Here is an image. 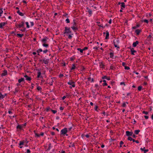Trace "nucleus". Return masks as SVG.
I'll return each instance as SVG.
<instances>
[{
	"instance_id": "nucleus-31",
	"label": "nucleus",
	"mask_w": 153,
	"mask_h": 153,
	"mask_svg": "<svg viewBox=\"0 0 153 153\" xmlns=\"http://www.w3.org/2000/svg\"><path fill=\"white\" fill-rule=\"evenodd\" d=\"M23 36V34H17V36L19 37H22Z\"/></svg>"
},
{
	"instance_id": "nucleus-48",
	"label": "nucleus",
	"mask_w": 153,
	"mask_h": 153,
	"mask_svg": "<svg viewBox=\"0 0 153 153\" xmlns=\"http://www.w3.org/2000/svg\"><path fill=\"white\" fill-rule=\"evenodd\" d=\"M128 140H130V141H132L133 140L132 138L130 137H129L128 138Z\"/></svg>"
},
{
	"instance_id": "nucleus-5",
	"label": "nucleus",
	"mask_w": 153,
	"mask_h": 153,
	"mask_svg": "<svg viewBox=\"0 0 153 153\" xmlns=\"http://www.w3.org/2000/svg\"><path fill=\"white\" fill-rule=\"evenodd\" d=\"M48 39V38L46 37H44L43 39L41 40V42L42 44L47 43Z\"/></svg>"
},
{
	"instance_id": "nucleus-24",
	"label": "nucleus",
	"mask_w": 153,
	"mask_h": 153,
	"mask_svg": "<svg viewBox=\"0 0 153 153\" xmlns=\"http://www.w3.org/2000/svg\"><path fill=\"white\" fill-rule=\"evenodd\" d=\"M71 28L74 30H76L77 29V28L75 26H73Z\"/></svg>"
},
{
	"instance_id": "nucleus-59",
	"label": "nucleus",
	"mask_w": 153,
	"mask_h": 153,
	"mask_svg": "<svg viewBox=\"0 0 153 153\" xmlns=\"http://www.w3.org/2000/svg\"><path fill=\"white\" fill-rule=\"evenodd\" d=\"M111 22H112V20L111 19H110L109 21V22H108V23L110 24H111Z\"/></svg>"
},
{
	"instance_id": "nucleus-52",
	"label": "nucleus",
	"mask_w": 153,
	"mask_h": 153,
	"mask_svg": "<svg viewBox=\"0 0 153 153\" xmlns=\"http://www.w3.org/2000/svg\"><path fill=\"white\" fill-rule=\"evenodd\" d=\"M74 22L73 23V26H76V23L75 22H74Z\"/></svg>"
},
{
	"instance_id": "nucleus-28",
	"label": "nucleus",
	"mask_w": 153,
	"mask_h": 153,
	"mask_svg": "<svg viewBox=\"0 0 153 153\" xmlns=\"http://www.w3.org/2000/svg\"><path fill=\"white\" fill-rule=\"evenodd\" d=\"M75 68H76V66H75V64H72V66L71 68V70H74V69H75Z\"/></svg>"
},
{
	"instance_id": "nucleus-22",
	"label": "nucleus",
	"mask_w": 153,
	"mask_h": 153,
	"mask_svg": "<svg viewBox=\"0 0 153 153\" xmlns=\"http://www.w3.org/2000/svg\"><path fill=\"white\" fill-rule=\"evenodd\" d=\"M140 132V130H136L134 131V133L136 134H138Z\"/></svg>"
},
{
	"instance_id": "nucleus-13",
	"label": "nucleus",
	"mask_w": 153,
	"mask_h": 153,
	"mask_svg": "<svg viewBox=\"0 0 153 153\" xmlns=\"http://www.w3.org/2000/svg\"><path fill=\"white\" fill-rule=\"evenodd\" d=\"M141 31V30L137 29L135 31V32L136 33L137 35H139Z\"/></svg>"
},
{
	"instance_id": "nucleus-10",
	"label": "nucleus",
	"mask_w": 153,
	"mask_h": 153,
	"mask_svg": "<svg viewBox=\"0 0 153 153\" xmlns=\"http://www.w3.org/2000/svg\"><path fill=\"white\" fill-rule=\"evenodd\" d=\"M24 26V22H22L20 23L18 25V27L19 28L23 27Z\"/></svg>"
},
{
	"instance_id": "nucleus-4",
	"label": "nucleus",
	"mask_w": 153,
	"mask_h": 153,
	"mask_svg": "<svg viewBox=\"0 0 153 153\" xmlns=\"http://www.w3.org/2000/svg\"><path fill=\"white\" fill-rule=\"evenodd\" d=\"M68 84L71 85L72 86H70V88H71L72 87H75V83L74 82L72 81H70L68 83Z\"/></svg>"
},
{
	"instance_id": "nucleus-57",
	"label": "nucleus",
	"mask_w": 153,
	"mask_h": 153,
	"mask_svg": "<svg viewBox=\"0 0 153 153\" xmlns=\"http://www.w3.org/2000/svg\"><path fill=\"white\" fill-rule=\"evenodd\" d=\"M64 108L62 107H60L59 109L60 110H62Z\"/></svg>"
},
{
	"instance_id": "nucleus-8",
	"label": "nucleus",
	"mask_w": 153,
	"mask_h": 153,
	"mask_svg": "<svg viewBox=\"0 0 153 153\" xmlns=\"http://www.w3.org/2000/svg\"><path fill=\"white\" fill-rule=\"evenodd\" d=\"M133 134V132H130L128 131H126V134L127 136H132Z\"/></svg>"
},
{
	"instance_id": "nucleus-15",
	"label": "nucleus",
	"mask_w": 153,
	"mask_h": 153,
	"mask_svg": "<svg viewBox=\"0 0 153 153\" xmlns=\"http://www.w3.org/2000/svg\"><path fill=\"white\" fill-rule=\"evenodd\" d=\"M139 43L138 41H136L135 42H134L133 44V46L134 47H135L137 46V45Z\"/></svg>"
},
{
	"instance_id": "nucleus-18",
	"label": "nucleus",
	"mask_w": 153,
	"mask_h": 153,
	"mask_svg": "<svg viewBox=\"0 0 153 153\" xmlns=\"http://www.w3.org/2000/svg\"><path fill=\"white\" fill-rule=\"evenodd\" d=\"M86 9L88 10V12L89 13V14H90V15H91L92 13V10L89 9L88 7H87Z\"/></svg>"
},
{
	"instance_id": "nucleus-27",
	"label": "nucleus",
	"mask_w": 153,
	"mask_h": 153,
	"mask_svg": "<svg viewBox=\"0 0 153 153\" xmlns=\"http://www.w3.org/2000/svg\"><path fill=\"white\" fill-rule=\"evenodd\" d=\"M17 13L20 16H23V13L21 12H20V11L19 10H18L17 11Z\"/></svg>"
},
{
	"instance_id": "nucleus-39",
	"label": "nucleus",
	"mask_w": 153,
	"mask_h": 153,
	"mask_svg": "<svg viewBox=\"0 0 153 153\" xmlns=\"http://www.w3.org/2000/svg\"><path fill=\"white\" fill-rule=\"evenodd\" d=\"M37 89L39 91H40L41 90L42 88L40 86H38L37 87Z\"/></svg>"
},
{
	"instance_id": "nucleus-47",
	"label": "nucleus",
	"mask_w": 153,
	"mask_h": 153,
	"mask_svg": "<svg viewBox=\"0 0 153 153\" xmlns=\"http://www.w3.org/2000/svg\"><path fill=\"white\" fill-rule=\"evenodd\" d=\"M51 111L54 114H55L57 112V111L56 110H51Z\"/></svg>"
},
{
	"instance_id": "nucleus-1",
	"label": "nucleus",
	"mask_w": 153,
	"mask_h": 153,
	"mask_svg": "<svg viewBox=\"0 0 153 153\" xmlns=\"http://www.w3.org/2000/svg\"><path fill=\"white\" fill-rule=\"evenodd\" d=\"M71 32L70 31V28H68L67 27H65V30L64 31V34H68L71 33Z\"/></svg>"
},
{
	"instance_id": "nucleus-49",
	"label": "nucleus",
	"mask_w": 153,
	"mask_h": 153,
	"mask_svg": "<svg viewBox=\"0 0 153 153\" xmlns=\"http://www.w3.org/2000/svg\"><path fill=\"white\" fill-rule=\"evenodd\" d=\"M143 114H147L148 113V112L147 111H143Z\"/></svg>"
},
{
	"instance_id": "nucleus-11",
	"label": "nucleus",
	"mask_w": 153,
	"mask_h": 153,
	"mask_svg": "<svg viewBox=\"0 0 153 153\" xmlns=\"http://www.w3.org/2000/svg\"><path fill=\"white\" fill-rule=\"evenodd\" d=\"M43 62L45 64H47L49 63V59H44L42 60Z\"/></svg>"
},
{
	"instance_id": "nucleus-34",
	"label": "nucleus",
	"mask_w": 153,
	"mask_h": 153,
	"mask_svg": "<svg viewBox=\"0 0 153 153\" xmlns=\"http://www.w3.org/2000/svg\"><path fill=\"white\" fill-rule=\"evenodd\" d=\"M24 141H20V143H19V145L20 146H21V145H23L24 144Z\"/></svg>"
},
{
	"instance_id": "nucleus-32",
	"label": "nucleus",
	"mask_w": 153,
	"mask_h": 153,
	"mask_svg": "<svg viewBox=\"0 0 153 153\" xmlns=\"http://www.w3.org/2000/svg\"><path fill=\"white\" fill-rule=\"evenodd\" d=\"M110 57L111 58H113V57L114 56V54L113 53L111 52L110 53Z\"/></svg>"
},
{
	"instance_id": "nucleus-30",
	"label": "nucleus",
	"mask_w": 153,
	"mask_h": 153,
	"mask_svg": "<svg viewBox=\"0 0 153 153\" xmlns=\"http://www.w3.org/2000/svg\"><path fill=\"white\" fill-rule=\"evenodd\" d=\"M77 50L78 51H79L81 53H83V49H81L80 48H77Z\"/></svg>"
},
{
	"instance_id": "nucleus-61",
	"label": "nucleus",
	"mask_w": 153,
	"mask_h": 153,
	"mask_svg": "<svg viewBox=\"0 0 153 153\" xmlns=\"http://www.w3.org/2000/svg\"><path fill=\"white\" fill-rule=\"evenodd\" d=\"M51 134L52 135H55V133L54 132H52L51 133Z\"/></svg>"
},
{
	"instance_id": "nucleus-46",
	"label": "nucleus",
	"mask_w": 153,
	"mask_h": 153,
	"mask_svg": "<svg viewBox=\"0 0 153 153\" xmlns=\"http://www.w3.org/2000/svg\"><path fill=\"white\" fill-rule=\"evenodd\" d=\"M96 91V89H93L92 90V93L93 94H95V93Z\"/></svg>"
},
{
	"instance_id": "nucleus-41",
	"label": "nucleus",
	"mask_w": 153,
	"mask_h": 153,
	"mask_svg": "<svg viewBox=\"0 0 153 153\" xmlns=\"http://www.w3.org/2000/svg\"><path fill=\"white\" fill-rule=\"evenodd\" d=\"M123 144V142L122 141H121L120 143V147H122V145Z\"/></svg>"
},
{
	"instance_id": "nucleus-51",
	"label": "nucleus",
	"mask_w": 153,
	"mask_h": 153,
	"mask_svg": "<svg viewBox=\"0 0 153 153\" xmlns=\"http://www.w3.org/2000/svg\"><path fill=\"white\" fill-rule=\"evenodd\" d=\"M143 21L145 22L146 23H148V20H147V19H144L143 20Z\"/></svg>"
},
{
	"instance_id": "nucleus-6",
	"label": "nucleus",
	"mask_w": 153,
	"mask_h": 153,
	"mask_svg": "<svg viewBox=\"0 0 153 153\" xmlns=\"http://www.w3.org/2000/svg\"><path fill=\"white\" fill-rule=\"evenodd\" d=\"M7 24V23L6 22H2L0 23V28H3V27Z\"/></svg>"
},
{
	"instance_id": "nucleus-7",
	"label": "nucleus",
	"mask_w": 153,
	"mask_h": 153,
	"mask_svg": "<svg viewBox=\"0 0 153 153\" xmlns=\"http://www.w3.org/2000/svg\"><path fill=\"white\" fill-rule=\"evenodd\" d=\"M24 126L23 125H18L17 126L16 128L17 129L19 130H23V127Z\"/></svg>"
},
{
	"instance_id": "nucleus-35",
	"label": "nucleus",
	"mask_w": 153,
	"mask_h": 153,
	"mask_svg": "<svg viewBox=\"0 0 153 153\" xmlns=\"http://www.w3.org/2000/svg\"><path fill=\"white\" fill-rule=\"evenodd\" d=\"M3 13V11L2 10V9H0V16H1V14Z\"/></svg>"
},
{
	"instance_id": "nucleus-29",
	"label": "nucleus",
	"mask_w": 153,
	"mask_h": 153,
	"mask_svg": "<svg viewBox=\"0 0 153 153\" xmlns=\"http://www.w3.org/2000/svg\"><path fill=\"white\" fill-rule=\"evenodd\" d=\"M42 45L44 47H48V44H46V43H44L42 44Z\"/></svg>"
},
{
	"instance_id": "nucleus-38",
	"label": "nucleus",
	"mask_w": 153,
	"mask_h": 153,
	"mask_svg": "<svg viewBox=\"0 0 153 153\" xmlns=\"http://www.w3.org/2000/svg\"><path fill=\"white\" fill-rule=\"evenodd\" d=\"M26 80L27 81H30L31 80V78L30 77H28L26 78Z\"/></svg>"
},
{
	"instance_id": "nucleus-33",
	"label": "nucleus",
	"mask_w": 153,
	"mask_h": 153,
	"mask_svg": "<svg viewBox=\"0 0 153 153\" xmlns=\"http://www.w3.org/2000/svg\"><path fill=\"white\" fill-rule=\"evenodd\" d=\"M41 73L40 71H39L38 72V75H37V77L38 78H39L40 77L41 75Z\"/></svg>"
},
{
	"instance_id": "nucleus-14",
	"label": "nucleus",
	"mask_w": 153,
	"mask_h": 153,
	"mask_svg": "<svg viewBox=\"0 0 153 153\" xmlns=\"http://www.w3.org/2000/svg\"><path fill=\"white\" fill-rule=\"evenodd\" d=\"M106 35L105 39H109V33L108 32V31H106Z\"/></svg>"
},
{
	"instance_id": "nucleus-54",
	"label": "nucleus",
	"mask_w": 153,
	"mask_h": 153,
	"mask_svg": "<svg viewBox=\"0 0 153 153\" xmlns=\"http://www.w3.org/2000/svg\"><path fill=\"white\" fill-rule=\"evenodd\" d=\"M51 143L49 144V148H48V149L49 150H50V149L51 148Z\"/></svg>"
},
{
	"instance_id": "nucleus-3",
	"label": "nucleus",
	"mask_w": 153,
	"mask_h": 153,
	"mask_svg": "<svg viewBox=\"0 0 153 153\" xmlns=\"http://www.w3.org/2000/svg\"><path fill=\"white\" fill-rule=\"evenodd\" d=\"M119 43V40L118 39H114V45L115 47L116 48L117 47V48H119V47L118 46V44Z\"/></svg>"
},
{
	"instance_id": "nucleus-9",
	"label": "nucleus",
	"mask_w": 153,
	"mask_h": 153,
	"mask_svg": "<svg viewBox=\"0 0 153 153\" xmlns=\"http://www.w3.org/2000/svg\"><path fill=\"white\" fill-rule=\"evenodd\" d=\"M55 80V79L54 78H51L50 80V82L49 83V84L51 85H53V83L54 82V80Z\"/></svg>"
},
{
	"instance_id": "nucleus-53",
	"label": "nucleus",
	"mask_w": 153,
	"mask_h": 153,
	"mask_svg": "<svg viewBox=\"0 0 153 153\" xmlns=\"http://www.w3.org/2000/svg\"><path fill=\"white\" fill-rule=\"evenodd\" d=\"M21 30L22 31L24 32V31H25V28L24 27L23 29Z\"/></svg>"
},
{
	"instance_id": "nucleus-20",
	"label": "nucleus",
	"mask_w": 153,
	"mask_h": 153,
	"mask_svg": "<svg viewBox=\"0 0 153 153\" xmlns=\"http://www.w3.org/2000/svg\"><path fill=\"white\" fill-rule=\"evenodd\" d=\"M6 95V94H5L4 95H3L1 94H0V100L3 99L4 97Z\"/></svg>"
},
{
	"instance_id": "nucleus-63",
	"label": "nucleus",
	"mask_w": 153,
	"mask_h": 153,
	"mask_svg": "<svg viewBox=\"0 0 153 153\" xmlns=\"http://www.w3.org/2000/svg\"><path fill=\"white\" fill-rule=\"evenodd\" d=\"M88 49V47H85V48H84L83 49V51L84 50H87Z\"/></svg>"
},
{
	"instance_id": "nucleus-55",
	"label": "nucleus",
	"mask_w": 153,
	"mask_h": 153,
	"mask_svg": "<svg viewBox=\"0 0 153 153\" xmlns=\"http://www.w3.org/2000/svg\"><path fill=\"white\" fill-rule=\"evenodd\" d=\"M102 85L103 86H106L107 85V84L106 83V82H104L102 84Z\"/></svg>"
},
{
	"instance_id": "nucleus-62",
	"label": "nucleus",
	"mask_w": 153,
	"mask_h": 153,
	"mask_svg": "<svg viewBox=\"0 0 153 153\" xmlns=\"http://www.w3.org/2000/svg\"><path fill=\"white\" fill-rule=\"evenodd\" d=\"M44 134V133L43 132H41L40 134V136H43Z\"/></svg>"
},
{
	"instance_id": "nucleus-37",
	"label": "nucleus",
	"mask_w": 153,
	"mask_h": 153,
	"mask_svg": "<svg viewBox=\"0 0 153 153\" xmlns=\"http://www.w3.org/2000/svg\"><path fill=\"white\" fill-rule=\"evenodd\" d=\"M142 88V87L141 86H139L138 87V90L139 91H140L141 90V89Z\"/></svg>"
},
{
	"instance_id": "nucleus-2",
	"label": "nucleus",
	"mask_w": 153,
	"mask_h": 153,
	"mask_svg": "<svg viewBox=\"0 0 153 153\" xmlns=\"http://www.w3.org/2000/svg\"><path fill=\"white\" fill-rule=\"evenodd\" d=\"M68 131L67 128H65L62 129L61 131V134L63 135L65 134Z\"/></svg>"
},
{
	"instance_id": "nucleus-19",
	"label": "nucleus",
	"mask_w": 153,
	"mask_h": 153,
	"mask_svg": "<svg viewBox=\"0 0 153 153\" xmlns=\"http://www.w3.org/2000/svg\"><path fill=\"white\" fill-rule=\"evenodd\" d=\"M131 53L132 55H134V53L136 52V51L134 50L133 48H132L131 50Z\"/></svg>"
},
{
	"instance_id": "nucleus-42",
	"label": "nucleus",
	"mask_w": 153,
	"mask_h": 153,
	"mask_svg": "<svg viewBox=\"0 0 153 153\" xmlns=\"http://www.w3.org/2000/svg\"><path fill=\"white\" fill-rule=\"evenodd\" d=\"M67 23H69L70 22V20L68 18L67 19L65 20Z\"/></svg>"
},
{
	"instance_id": "nucleus-40",
	"label": "nucleus",
	"mask_w": 153,
	"mask_h": 153,
	"mask_svg": "<svg viewBox=\"0 0 153 153\" xmlns=\"http://www.w3.org/2000/svg\"><path fill=\"white\" fill-rule=\"evenodd\" d=\"M42 49H38L37 51V52L38 53H39L40 52H42Z\"/></svg>"
},
{
	"instance_id": "nucleus-64",
	"label": "nucleus",
	"mask_w": 153,
	"mask_h": 153,
	"mask_svg": "<svg viewBox=\"0 0 153 153\" xmlns=\"http://www.w3.org/2000/svg\"><path fill=\"white\" fill-rule=\"evenodd\" d=\"M68 37L69 39H71L72 37V36L71 35H69L68 36Z\"/></svg>"
},
{
	"instance_id": "nucleus-16",
	"label": "nucleus",
	"mask_w": 153,
	"mask_h": 153,
	"mask_svg": "<svg viewBox=\"0 0 153 153\" xmlns=\"http://www.w3.org/2000/svg\"><path fill=\"white\" fill-rule=\"evenodd\" d=\"M141 150L142 151H143L144 152V153H146L148 151V149H146L145 147H144L143 148H140Z\"/></svg>"
},
{
	"instance_id": "nucleus-56",
	"label": "nucleus",
	"mask_w": 153,
	"mask_h": 153,
	"mask_svg": "<svg viewBox=\"0 0 153 153\" xmlns=\"http://www.w3.org/2000/svg\"><path fill=\"white\" fill-rule=\"evenodd\" d=\"M48 52V50L46 49L45 50H44L43 51V52L45 53H46Z\"/></svg>"
},
{
	"instance_id": "nucleus-58",
	"label": "nucleus",
	"mask_w": 153,
	"mask_h": 153,
	"mask_svg": "<svg viewBox=\"0 0 153 153\" xmlns=\"http://www.w3.org/2000/svg\"><path fill=\"white\" fill-rule=\"evenodd\" d=\"M144 117L146 119H147L149 117L148 116L145 115L144 116Z\"/></svg>"
},
{
	"instance_id": "nucleus-60",
	"label": "nucleus",
	"mask_w": 153,
	"mask_h": 153,
	"mask_svg": "<svg viewBox=\"0 0 153 153\" xmlns=\"http://www.w3.org/2000/svg\"><path fill=\"white\" fill-rule=\"evenodd\" d=\"M27 153H30V151L29 149H27Z\"/></svg>"
},
{
	"instance_id": "nucleus-50",
	"label": "nucleus",
	"mask_w": 153,
	"mask_h": 153,
	"mask_svg": "<svg viewBox=\"0 0 153 153\" xmlns=\"http://www.w3.org/2000/svg\"><path fill=\"white\" fill-rule=\"evenodd\" d=\"M35 136L37 137H39L40 136V134H39L37 133H36L35 134Z\"/></svg>"
},
{
	"instance_id": "nucleus-23",
	"label": "nucleus",
	"mask_w": 153,
	"mask_h": 153,
	"mask_svg": "<svg viewBox=\"0 0 153 153\" xmlns=\"http://www.w3.org/2000/svg\"><path fill=\"white\" fill-rule=\"evenodd\" d=\"M88 81H89L91 82H93L94 79L93 78L91 79V78L89 77L88 79Z\"/></svg>"
},
{
	"instance_id": "nucleus-12",
	"label": "nucleus",
	"mask_w": 153,
	"mask_h": 153,
	"mask_svg": "<svg viewBox=\"0 0 153 153\" xmlns=\"http://www.w3.org/2000/svg\"><path fill=\"white\" fill-rule=\"evenodd\" d=\"M7 74V71L6 70H4L3 72L2 73L1 76H5Z\"/></svg>"
},
{
	"instance_id": "nucleus-17",
	"label": "nucleus",
	"mask_w": 153,
	"mask_h": 153,
	"mask_svg": "<svg viewBox=\"0 0 153 153\" xmlns=\"http://www.w3.org/2000/svg\"><path fill=\"white\" fill-rule=\"evenodd\" d=\"M121 4V8H122V7H123V8H124L125 7V3L123 2H122V3H119V4Z\"/></svg>"
},
{
	"instance_id": "nucleus-45",
	"label": "nucleus",
	"mask_w": 153,
	"mask_h": 153,
	"mask_svg": "<svg viewBox=\"0 0 153 153\" xmlns=\"http://www.w3.org/2000/svg\"><path fill=\"white\" fill-rule=\"evenodd\" d=\"M98 108V106H97V105H96V106H95V108H94V109H95V110L96 111H98V110H97V108Z\"/></svg>"
},
{
	"instance_id": "nucleus-26",
	"label": "nucleus",
	"mask_w": 153,
	"mask_h": 153,
	"mask_svg": "<svg viewBox=\"0 0 153 153\" xmlns=\"http://www.w3.org/2000/svg\"><path fill=\"white\" fill-rule=\"evenodd\" d=\"M24 80V78H22L21 79H19L18 80V82L19 83H20L22 81H23Z\"/></svg>"
},
{
	"instance_id": "nucleus-21",
	"label": "nucleus",
	"mask_w": 153,
	"mask_h": 153,
	"mask_svg": "<svg viewBox=\"0 0 153 153\" xmlns=\"http://www.w3.org/2000/svg\"><path fill=\"white\" fill-rule=\"evenodd\" d=\"M140 27V25L138 24L136 26L132 27V29H136Z\"/></svg>"
},
{
	"instance_id": "nucleus-44",
	"label": "nucleus",
	"mask_w": 153,
	"mask_h": 153,
	"mask_svg": "<svg viewBox=\"0 0 153 153\" xmlns=\"http://www.w3.org/2000/svg\"><path fill=\"white\" fill-rule=\"evenodd\" d=\"M130 69V68L128 66H125V69L126 70H129Z\"/></svg>"
},
{
	"instance_id": "nucleus-43",
	"label": "nucleus",
	"mask_w": 153,
	"mask_h": 153,
	"mask_svg": "<svg viewBox=\"0 0 153 153\" xmlns=\"http://www.w3.org/2000/svg\"><path fill=\"white\" fill-rule=\"evenodd\" d=\"M26 24L27 25V28H29L30 27L28 23L27 22H26Z\"/></svg>"
},
{
	"instance_id": "nucleus-36",
	"label": "nucleus",
	"mask_w": 153,
	"mask_h": 153,
	"mask_svg": "<svg viewBox=\"0 0 153 153\" xmlns=\"http://www.w3.org/2000/svg\"><path fill=\"white\" fill-rule=\"evenodd\" d=\"M126 103H128V102H124L122 106L123 107H125L126 106Z\"/></svg>"
},
{
	"instance_id": "nucleus-25",
	"label": "nucleus",
	"mask_w": 153,
	"mask_h": 153,
	"mask_svg": "<svg viewBox=\"0 0 153 153\" xmlns=\"http://www.w3.org/2000/svg\"><path fill=\"white\" fill-rule=\"evenodd\" d=\"M100 66L101 68H103L104 66V65L102 62L99 63Z\"/></svg>"
}]
</instances>
